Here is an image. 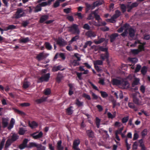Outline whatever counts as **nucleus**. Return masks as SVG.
<instances>
[{
	"mask_svg": "<svg viewBox=\"0 0 150 150\" xmlns=\"http://www.w3.org/2000/svg\"><path fill=\"white\" fill-rule=\"evenodd\" d=\"M69 31L73 34L79 35L80 30L79 28V25L76 24H73L70 26L68 27Z\"/></svg>",
	"mask_w": 150,
	"mask_h": 150,
	"instance_id": "1",
	"label": "nucleus"
},
{
	"mask_svg": "<svg viewBox=\"0 0 150 150\" xmlns=\"http://www.w3.org/2000/svg\"><path fill=\"white\" fill-rule=\"evenodd\" d=\"M140 96L139 93H134L133 95V102L138 105H140L142 104L141 101L139 99Z\"/></svg>",
	"mask_w": 150,
	"mask_h": 150,
	"instance_id": "2",
	"label": "nucleus"
},
{
	"mask_svg": "<svg viewBox=\"0 0 150 150\" xmlns=\"http://www.w3.org/2000/svg\"><path fill=\"white\" fill-rule=\"evenodd\" d=\"M50 74L49 73L43 75L38 79V82L42 83L43 81L47 82L50 78Z\"/></svg>",
	"mask_w": 150,
	"mask_h": 150,
	"instance_id": "3",
	"label": "nucleus"
},
{
	"mask_svg": "<svg viewBox=\"0 0 150 150\" xmlns=\"http://www.w3.org/2000/svg\"><path fill=\"white\" fill-rule=\"evenodd\" d=\"M22 9H18L15 14V18H18L22 17L25 16V13L23 12Z\"/></svg>",
	"mask_w": 150,
	"mask_h": 150,
	"instance_id": "4",
	"label": "nucleus"
},
{
	"mask_svg": "<svg viewBox=\"0 0 150 150\" xmlns=\"http://www.w3.org/2000/svg\"><path fill=\"white\" fill-rule=\"evenodd\" d=\"M43 135V133L41 131L39 132H35L30 134L31 136L34 139H38L41 138L42 137Z\"/></svg>",
	"mask_w": 150,
	"mask_h": 150,
	"instance_id": "5",
	"label": "nucleus"
},
{
	"mask_svg": "<svg viewBox=\"0 0 150 150\" xmlns=\"http://www.w3.org/2000/svg\"><path fill=\"white\" fill-rule=\"evenodd\" d=\"M19 138V136L17 134L15 133L11 134L9 138L8 139L12 143L16 141Z\"/></svg>",
	"mask_w": 150,
	"mask_h": 150,
	"instance_id": "6",
	"label": "nucleus"
},
{
	"mask_svg": "<svg viewBox=\"0 0 150 150\" xmlns=\"http://www.w3.org/2000/svg\"><path fill=\"white\" fill-rule=\"evenodd\" d=\"M79 139H77L74 140L73 144V148L75 150H81L78 147L80 144Z\"/></svg>",
	"mask_w": 150,
	"mask_h": 150,
	"instance_id": "7",
	"label": "nucleus"
},
{
	"mask_svg": "<svg viewBox=\"0 0 150 150\" xmlns=\"http://www.w3.org/2000/svg\"><path fill=\"white\" fill-rule=\"evenodd\" d=\"M109 53L108 52H107L104 54H102L100 55V58L103 61L105 59L106 60V61L108 62L109 60Z\"/></svg>",
	"mask_w": 150,
	"mask_h": 150,
	"instance_id": "8",
	"label": "nucleus"
},
{
	"mask_svg": "<svg viewBox=\"0 0 150 150\" xmlns=\"http://www.w3.org/2000/svg\"><path fill=\"white\" fill-rule=\"evenodd\" d=\"M120 86H122V88L123 89H127L129 87V83L127 81H125L122 80V81Z\"/></svg>",
	"mask_w": 150,
	"mask_h": 150,
	"instance_id": "9",
	"label": "nucleus"
},
{
	"mask_svg": "<svg viewBox=\"0 0 150 150\" xmlns=\"http://www.w3.org/2000/svg\"><path fill=\"white\" fill-rule=\"evenodd\" d=\"M47 56L46 54H45L43 52L40 53L38 54L37 57L36 59L38 61H40L41 60L45 58Z\"/></svg>",
	"mask_w": 150,
	"mask_h": 150,
	"instance_id": "10",
	"label": "nucleus"
},
{
	"mask_svg": "<svg viewBox=\"0 0 150 150\" xmlns=\"http://www.w3.org/2000/svg\"><path fill=\"white\" fill-rule=\"evenodd\" d=\"M86 133L89 138H93L94 137V132L91 129L86 130Z\"/></svg>",
	"mask_w": 150,
	"mask_h": 150,
	"instance_id": "11",
	"label": "nucleus"
},
{
	"mask_svg": "<svg viewBox=\"0 0 150 150\" xmlns=\"http://www.w3.org/2000/svg\"><path fill=\"white\" fill-rule=\"evenodd\" d=\"M57 43L60 46H63L67 45V43L63 39H59L57 41Z\"/></svg>",
	"mask_w": 150,
	"mask_h": 150,
	"instance_id": "12",
	"label": "nucleus"
},
{
	"mask_svg": "<svg viewBox=\"0 0 150 150\" xmlns=\"http://www.w3.org/2000/svg\"><path fill=\"white\" fill-rule=\"evenodd\" d=\"M129 35L131 38H133L134 35L135 33V30L132 28L130 27L128 29Z\"/></svg>",
	"mask_w": 150,
	"mask_h": 150,
	"instance_id": "13",
	"label": "nucleus"
},
{
	"mask_svg": "<svg viewBox=\"0 0 150 150\" xmlns=\"http://www.w3.org/2000/svg\"><path fill=\"white\" fill-rule=\"evenodd\" d=\"M119 36V35L117 33H114L110 36V40L111 42H113L115 40L116 38Z\"/></svg>",
	"mask_w": 150,
	"mask_h": 150,
	"instance_id": "14",
	"label": "nucleus"
},
{
	"mask_svg": "<svg viewBox=\"0 0 150 150\" xmlns=\"http://www.w3.org/2000/svg\"><path fill=\"white\" fill-rule=\"evenodd\" d=\"M8 119L6 118H2V123L3 127L4 128L6 127L8 124Z\"/></svg>",
	"mask_w": 150,
	"mask_h": 150,
	"instance_id": "15",
	"label": "nucleus"
},
{
	"mask_svg": "<svg viewBox=\"0 0 150 150\" xmlns=\"http://www.w3.org/2000/svg\"><path fill=\"white\" fill-rule=\"evenodd\" d=\"M49 17V16L47 15H42L40 17L39 22L40 23H43L45 21L48 19Z\"/></svg>",
	"mask_w": 150,
	"mask_h": 150,
	"instance_id": "16",
	"label": "nucleus"
},
{
	"mask_svg": "<svg viewBox=\"0 0 150 150\" xmlns=\"http://www.w3.org/2000/svg\"><path fill=\"white\" fill-rule=\"evenodd\" d=\"M85 35L88 37H94L96 36L95 33L91 30H89L86 32Z\"/></svg>",
	"mask_w": 150,
	"mask_h": 150,
	"instance_id": "17",
	"label": "nucleus"
},
{
	"mask_svg": "<svg viewBox=\"0 0 150 150\" xmlns=\"http://www.w3.org/2000/svg\"><path fill=\"white\" fill-rule=\"evenodd\" d=\"M98 9L95 10L94 11V17L95 18L96 20L99 21H102V20L101 18H100V16L98 15V13L97 12L98 11Z\"/></svg>",
	"mask_w": 150,
	"mask_h": 150,
	"instance_id": "18",
	"label": "nucleus"
},
{
	"mask_svg": "<svg viewBox=\"0 0 150 150\" xmlns=\"http://www.w3.org/2000/svg\"><path fill=\"white\" fill-rule=\"evenodd\" d=\"M62 141L61 140L59 141L57 143V150H63L64 147L62 146Z\"/></svg>",
	"mask_w": 150,
	"mask_h": 150,
	"instance_id": "19",
	"label": "nucleus"
},
{
	"mask_svg": "<svg viewBox=\"0 0 150 150\" xmlns=\"http://www.w3.org/2000/svg\"><path fill=\"white\" fill-rule=\"evenodd\" d=\"M73 106H70L66 109V111L67 114L68 115L72 114L73 112V110L72 109Z\"/></svg>",
	"mask_w": 150,
	"mask_h": 150,
	"instance_id": "20",
	"label": "nucleus"
},
{
	"mask_svg": "<svg viewBox=\"0 0 150 150\" xmlns=\"http://www.w3.org/2000/svg\"><path fill=\"white\" fill-rule=\"evenodd\" d=\"M129 26V25L127 23H125L123 26L121 27L117 30L118 33H120L123 32L124 28H127Z\"/></svg>",
	"mask_w": 150,
	"mask_h": 150,
	"instance_id": "21",
	"label": "nucleus"
},
{
	"mask_svg": "<svg viewBox=\"0 0 150 150\" xmlns=\"http://www.w3.org/2000/svg\"><path fill=\"white\" fill-rule=\"evenodd\" d=\"M122 81V80H119L117 79H114L112 80V84L113 85L120 86Z\"/></svg>",
	"mask_w": 150,
	"mask_h": 150,
	"instance_id": "22",
	"label": "nucleus"
},
{
	"mask_svg": "<svg viewBox=\"0 0 150 150\" xmlns=\"http://www.w3.org/2000/svg\"><path fill=\"white\" fill-rule=\"evenodd\" d=\"M75 104L78 107H82L83 105V102L80 101L78 98L76 100Z\"/></svg>",
	"mask_w": 150,
	"mask_h": 150,
	"instance_id": "23",
	"label": "nucleus"
},
{
	"mask_svg": "<svg viewBox=\"0 0 150 150\" xmlns=\"http://www.w3.org/2000/svg\"><path fill=\"white\" fill-rule=\"evenodd\" d=\"M38 145V144H37L35 142H31L29 143V144L27 146V147L28 148H31L32 147H36L37 148Z\"/></svg>",
	"mask_w": 150,
	"mask_h": 150,
	"instance_id": "24",
	"label": "nucleus"
},
{
	"mask_svg": "<svg viewBox=\"0 0 150 150\" xmlns=\"http://www.w3.org/2000/svg\"><path fill=\"white\" fill-rule=\"evenodd\" d=\"M62 67L60 65L57 66H54L52 69V71L53 72L57 71L59 70H63L64 69H61Z\"/></svg>",
	"mask_w": 150,
	"mask_h": 150,
	"instance_id": "25",
	"label": "nucleus"
},
{
	"mask_svg": "<svg viewBox=\"0 0 150 150\" xmlns=\"http://www.w3.org/2000/svg\"><path fill=\"white\" fill-rule=\"evenodd\" d=\"M47 99V98L42 97L40 99H36L35 101L37 104H40L45 101Z\"/></svg>",
	"mask_w": 150,
	"mask_h": 150,
	"instance_id": "26",
	"label": "nucleus"
},
{
	"mask_svg": "<svg viewBox=\"0 0 150 150\" xmlns=\"http://www.w3.org/2000/svg\"><path fill=\"white\" fill-rule=\"evenodd\" d=\"M94 66H98V65H102L103 64V61L101 60H96L94 62Z\"/></svg>",
	"mask_w": 150,
	"mask_h": 150,
	"instance_id": "27",
	"label": "nucleus"
},
{
	"mask_svg": "<svg viewBox=\"0 0 150 150\" xmlns=\"http://www.w3.org/2000/svg\"><path fill=\"white\" fill-rule=\"evenodd\" d=\"M106 25V23L105 21L101 22L100 21H98V23L95 25L97 27L105 26Z\"/></svg>",
	"mask_w": 150,
	"mask_h": 150,
	"instance_id": "28",
	"label": "nucleus"
},
{
	"mask_svg": "<svg viewBox=\"0 0 150 150\" xmlns=\"http://www.w3.org/2000/svg\"><path fill=\"white\" fill-rule=\"evenodd\" d=\"M106 25V23L105 21L101 22L100 21H98V23L95 25L97 27L105 26Z\"/></svg>",
	"mask_w": 150,
	"mask_h": 150,
	"instance_id": "29",
	"label": "nucleus"
},
{
	"mask_svg": "<svg viewBox=\"0 0 150 150\" xmlns=\"http://www.w3.org/2000/svg\"><path fill=\"white\" fill-rule=\"evenodd\" d=\"M29 126L32 129L35 128L38 126V123L34 121L32 122L31 123H29Z\"/></svg>",
	"mask_w": 150,
	"mask_h": 150,
	"instance_id": "30",
	"label": "nucleus"
},
{
	"mask_svg": "<svg viewBox=\"0 0 150 150\" xmlns=\"http://www.w3.org/2000/svg\"><path fill=\"white\" fill-rule=\"evenodd\" d=\"M121 12L118 10L115 11V13L112 16L115 19L118 18L120 15Z\"/></svg>",
	"mask_w": 150,
	"mask_h": 150,
	"instance_id": "31",
	"label": "nucleus"
},
{
	"mask_svg": "<svg viewBox=\"0 0 150 150\" xmlns=\"http://www.w3.org/2000/svg\"><path fill=\"white\" fill-rule=\"evenodd\" d=\"M147 67L145 66L143 67L142 68L141 71V73L143 75H145L147 72Z\"/></svg>",
	"mask_w": 150,
	"mask_h": 150,
	"instance_id": "32",
	"label": "nucleus"
},
{
	"mask_svg": "<svg viewBox=\"0 0 150 150\" xmlns=\"http://www.w3.org/2000/svg\"><path fill=\"white\" fill-rule=\"evenodd\" d=\"M139 81V79L138 78H136L133 81L132 83V87H134L135 86L138 84Z\"/></svg>",
	"mask_w": 150,
	"mask_h": 150,
	"instance_id": "33",
	"label": "nucleus"
},
{
	"mask_svg": "<svg viewBox=\"0 0 150 150\" xmlns=\"http://www.w3.org/2000/svg\"><path fill=\"white\" fill-rule=\"evenodd\" d=\"M42 10L41 7L39 4L37 5L35 7L34 10L35 13H37L39 11H41Z\"/></svg>",
	"mask_w": 150,
	"mask_h": 150,
	"instance_id": "34",
	"label": "nucleus"
},
{
	"mask_svg": "<svg viewBox=\"0 0 150 150\" xmlns=\"http://www.w3.org/2000/svg\"><path fill=\"white\" fill-rule=\"evenodd\" d=\"M30 83L28 81H24L23 84V87L24 88H28L30 85Z\"/></svg>",
	"mask_w": 150,
	"mask_h": 150,
	"instance_id": "35",
	"label": "nucleus"
},
{
	"mask_svg": "<svg viewBox=\"0 0 150 150\" xmlns=\"http://www.w3.org/2000/svg\"><path fill=\"white\" fill-rule=\"evenodd\" d=\"M62 77L63 76L62 74L59 72L58 73L56 78L57 81L59 82L61 81Z\"/></svg>",
	"mask_w": 150,
	"mask_h": 150,
	"instance_id": "36",
	"label": "nucleus"
},
{
	"mask_svg": "<svg viewBox=\"0 0 150 150\" xmlns=\"http://www.w3.org/2000/svg\"><path fill=\"white\" fill-rule=\"evenodd\" d=\"M101 120L98 117H96V126L97 128H99L100 127V122Z\"/></svg>",
	"mask_w": 150,
	"mask_h": 150,
	"instance_id": "37",
	"label": "nucleus"
},
{
	"mask_svg": "<svg viewBox=\"0 0 150 150\" xmlns=\"http://www.w3.org/2000/svg\"><path fill=\"white\" fill-rule=\"evenodd\" d=\"M45 47L47 50H51L52 49V46L49 42H45Z\"/></svg>",
	"mask_w": 150,
	"mask_h": 150,
	"instance_id": "38",
	"label": "nucleus"
},
{
	"mask_svg": "<svg viewBox=\"0 0 150 150\" xmlns=\"http://www.w3.org/2000/svg\"><path fill=\"white\" fill-rule=\"evenodd\" d=\"M94 11H92L91 13L89 14L88 15V16L87 18V19L88 20H93L94 18Z\"/></svg>",
	"mask_w": 150,
	"mask_h": 150,
	"instance_id": "39",
	"label": "nucleus"
},
{
	"mask_svg": "<svg viewBox=\"0 0 150 150\" xmlns=\"http://www.w3.org/2000/svg\"><path fill=\"white\" fill-rule=\"evenodd\" d=\"M147 134V130L146 129H144L141 132V134L143 138L145 137Z\"/></svg>",
	"mask_w": 150,
	"mask_h": 150,
	"instance_id": "40",
	"label": "nucleus"
},
{
	"mask_svg": "<svg viewBox=\"0 0 150 150\" xmlns=\"http://www.w3.org/2000/svg\"><path fill=\"white\" fill-rule=\"evenodd\" d=\"M85 5L86 6V11L87 13L90 9L92 7V5L88 3H86Z\"/></svg>",
	"mask_w": 150,
	"mask_h": 150,
	"instance_id": "41",
	"label": "nucleus"
},
{
	"mask_svg": "<svg viewBox=\"0 0 150 150\" xmlns=\"http://www.w3.org/2000/svg\"><path fill=\"white\" fill-rule=\"evenodd\" d=\"M13 143L8 139L7 140L5 145V148H7L9 146H10L11 144Z\"/></svg>",
	"mask_w": 150,
	"mask_h": 150,
	"instance_id": "42",
	"label": "nucleus"
},
{
	"mask_svg": "<svg viewBox=\"0 0 150 150\" xmlns=\"http://www.w3.org/2000/svg\"><path fill=\"white\" fill-rule=\"evenodd\" d=\"M100 93L101 94V96L103 98H106L108 96V94L105 91H101Z\"/></svg>",
	"mask_w": 150,
	"mask_h": 150,
	"instance_id": "43",
	"label": "nucleus"
},
{
	"mask_svg": "<svg viewBox=\"0 0 150 150\" xmlns=\"http://www.w3.org/2000/svg\"><path fill=\"white\" fill-rule=\"evenodd\" d=\"M30 40L29 38L28 37H26L25 38H23L21 39L20 42H23L24 43H26L29 41Z\"/></svg>",
	"mask_w": 150,
	"mask_h": 150,
	"instance_id": "44",
	"label": "nucleus"
},
{
	"mask_svg": "<svg viewBox=\"0 0 150 150\" xmlns=\"http://www.w3.org/2000/svg\"><path fill=\"white\" fill-rule=\"evenodd\" d=\"M129 59L132 63L135 64L138 61V59L137 58H129Z\"/></svg>",
	"mask_w": 150,
	"mask_h": 150,
	"instance_id": "45",
	"label": "nucleus"
},
{
	"mask_svg": "<svg viewBox=\"0 0 150 150\" xmlns=\"http://www.w3.org/2000/svg\"><path fill=\"white\" fill-rule=\"evenodd\" d=\"M99 50L103 52H105V53L108 52V48L107 47L104 48L103 46H100L98 48Z\"/></svg>",
	"mask_w": 150,
	"mask_h": 150,
	"instance_id": "46",
	"label": "nucleus"
},
{
	"mask_svg": "<svg viewBox=\"0 0 150 150\" xmlns=\"http://www.w3.org/2000/svg\"><path fill=\"white\" fill-rule=\"evenodd\" d=\"M51 93V91L50 89L49 88H47L45 89L44 90V94L45 95H49Z\"/></svg>",
	"mask_w": 150,
	"mask_h": 150,
	"instance_id": "47",
	"label": "nucleus"
},
{
	"mask_svg": "<svg viewBox=\"0 0 150 150\" xmlns=\"http://www.w3.org/2000/svg\"><path fill=\"white\" fill-rule=\"evenodd\" d=\"M105 39L104 38H101L98 40L95 41V43L96 44H98L103 42L105 40Z\"/></svg>",
	"mask_w": 150,
	"mask_h": 150,
	"instance_id": "48",
	"label": "nucleus"
},
{
	"mask_svg": "<svg viewBox=\"0 0 150 150\" xmlns=\"http://www.w3.org/2000/svg\"><path fill=\"white\" fill-rule=\"evenodd\" d=\"M131 52L132 54L135 55L138 54L140 52L138 49L132 50Z\"/></svg>",
	"mask_w": 150,
	"mask_h": 150,
	"instance_id": "49",
	"label": "nucleus"
},
{
	"mask_svg": "<svg viewBox=\"0 0 150 150\" xmlns=\"http://www.w3.org/2000/svg\"><path fill=\"white\" fill-rule=\"evenodd\" d=\"M123 129V127H122L120 128H118L117 130L115 131V134H121L122 133V132Z\"/></svg>",
	"mask_w": 150,
	"mask_h": 150,
	"instance_id": "50",
	"label": "nucleus"
},
{
	"mask_svg": "<svg viewBox=\"0 0 150 150\" xmlns=\"http://www.w3.org/2000/svg\"><path fill=\"white\" fill-rule=\"evenodd\" d=\"M37 150H45V147L42 146L41 144H38Z\"/></svg>",
	"mask_w": 150,
	"mask_h": 150,
	"instance_id": "51",
	"label": "nucleus"
},
{
	"mask_svg": "<svg viewBox=\"0 0 150 150\" xmlns=\"http://www.w3.org/2000/svg\"><path fill=\"white\" fill-rule=\"evenodd\" d=\"M29 23V21L28 20L26 21H23L21 23L22 25L24 27H26Z\"/></svg>",
	"mask_w": 150,
	"mask_h": 150,
	"instance_id": "52",
	"label": "nucleus"
},
{
	"mask_svg": "<svg viewBox=\"0 0 150 150\" xmlns=\"http://www.w3.org/2000/svg\"><path fill=\"white\" fill-rule=\"evenodd\" d=\"M115 19L113 18V17L112 16L111 18L110 19H106L105 21L107 22H110L112 23H114L115 22Z\"/></svg>",
	"mask_w": 150,
	"mask_h": 150,
	"instance_id": "53",
	"label": "nucleus"
},
{
	"mask_svg": "<svg viewBox=\"0 0 150 150\" xmlns=\"http://www.w3.org/2000/svg\"><path fill=\"white\" fill-rule=\"evenodd\" d=\"M18 134L20 135H23L25 133V131L22 128H20L18 132Z\"/></svg>",
	"mask_w": 150,
	"mask_h": 150,
	"instance_id": "54",
	"label": "nucleus"
},
{
	"mask_svg": "<svg viewBox=\"0 0 150 150\" xmlns=\"http://www.w3.org/2000/svg\"><path fill=\"white\" fill-rule=\"evenodd\" d=\"M76 35L74 37H73L71 39L70 41L71 42L76 41L79 38V35Z\"/></svg>",
	"mask_w": 150,
	"mask_h": 150,
	"instance_id": "55",
	"label": "nucleus"
},
{
	"mask_svg": "<svg viewBox=\"0 0 150 150\" xmlns=\"http://www.w3.org/2000/svg\"><path fill=\"white\" fill-rule=\"evenodd\" d=\"M92 44V42L91 41H88L85 43L83 46V48L84 49L86 48L88 46H91Z\"/></svg>",
	"mask_w": 150,
	"mask_h": 150,
	"instance_id": "56",
	"label": "nucleus"
},
{
	"mask_svg": "<svg viewBox=\"0 0 150 150\" xmlns=\"http://www.w3.org/2000/svg\"><path fill=\"white\" fill-rule=\"evenodd\" d=\"M139 4L137 2H135L132 3L130 5H129L131 9H132L133 8L137 7L139 5Z\"/></svg>",
	"mask_w": 150,
	"mask_h": 150,
	"instance_id": "57",
	"label": "nucleus"
},
{
	"mask_svg": "<svg viewBox=\"0 0 150 150\" xmlns=\"http://www.w3.org/2000/svg\"><path fill=\"white\" fill-rule=\"evenodd\" d=\"M129 119L128 116L125 117L123 118L122 119V122L123 123H126L128 121Z\"/></svg>",
	"mask_w": 150,
	"mask_h": 150,
	"instance_id": "58",
	"label": "nucleus"
},
{
	"mask_svg": "<svg viewBox=\"0 0 150 150\" xmlns=\"http://www.w3.org/2000/svg\"><path fill=\"white\" fill-rule=\"evenodd\" d=\"M41 7L45 6L47 5L50 6V4L48 3V1L47 2H43L39 4Z\"/></svg>",
	"mask_w": 150,
	"mask_h": 150,
	"instance_id": "59",
	"label": "nucleus"
},
{
	"mask_svg": "<svg viewBox=\"0 0 150 150\" xmlns=\"http://www.w3.org/2000/svg\"><path fill=\"white\" fill-rule=\"evenodd\" d=\"M94 67L96 70L98 72H101L103 71V70L101 67H99L98 66H94Z\"/></svg>",
	"mask_w": 150,
	"mask_h": 150,
	"instance_id": "60",
	"label": "nucleus"
},
{
	"mask_svg": "<svg viewBox=\"0 0 150 150\" xmlns=\"http://www.w3.org/2000/svg\"><path fill=\"white\" fill-rule=\"evenodd\" d=\"M141 68V66L139 64H138L137 65V67L135 68V73L138 72L140 70Z\"/></svg>",
	"mask_w": 150,
	"mask_h": 150,
	"instance_id": "61",
	"label": "nucleus"
},
{
	"mask_svg": "<svg viewBox=\"0 0 150 150\" xmlns=\"http://www.w3.org/2000/svg\"><path fill=\"white\" fill-rule=\"evenodd\" d=\"M120 8L121 9L122 12L124 13L126 11V7L124 4H122L121 5Z\"/></svg>",
	"mask_w": 150,
	"mask_h": 150,
	"instance_id": "62",
	"label": "nucleus"
},
{
	"mask_svg": "<svg viewBox=\"0 0 150 150\" xmlns=\"http://www.w3.org/2000/svg\"><path fill=\"white\" fill-rule=\"evenodd\" d=\"M79 54L78 53H75L74 54V57H76L77 59L76 60L78 61H79L81 60L80 57L79 56Z\"/></svg>",
	"mask_w": 150,
	"mask_h": 150,
	"instance_id": "63",
	"label": "nucleus"
},
{
	"mask_svg": "<svg viewBox=\"0 0 150 150\" xmlns=\"http://www.w3.org/2000/svg\"><path fill=\"white\" fill-rule=\"evenodd\" d=\"M83 28L86 30H89L90 29V27L88 24L86 23L84 25Z\"/></svg>",
	"mask_w": 150,
	"mask_h": 150,
	"instance_id": "64",
	"label": "nucleus"
}]
</instances>
